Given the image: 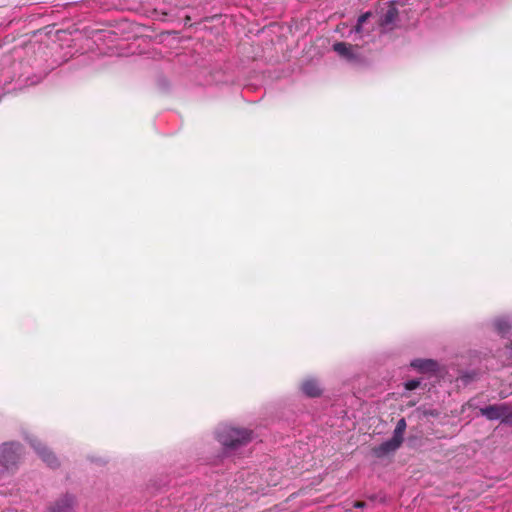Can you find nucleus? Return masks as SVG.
<instances>
[{"mask_svg":"<svg viewBox=\"0 0 512 512\" xmlns=\"http://www.w3.org/2000/svg\"><path fill=\"white\" fill-rule=\"evenodd\" d=\"M218 442L228 450L246 445L253 439V431L231 424H221L215 430Z\"/></svg>","mask_w":512,"mask_h":512,"instance_id":"nucleus-1","label":"nucleus"},{"mask_svg":"<svg viewBox=\"0 0 512 512\" xmlns=\"http://www.w3.org/2000/svg\"><path fill=\"white\" fill-rule=\"evenodd\" d=\"M22 445L18 442H6L0 445V473L16 466L22 455Z\"/></svg>","mask_w":512,"mask_h":512,"instance_id":"nucleus-2","label":"nucleus"},{"mask_svg":"<svg viewBox=\"0 0 512 512\" xmlns=\"http://www.w3.org/2000/svg\"><path fill=\"white\" fill-rule=\"evenodd\" d=\"M333 50L337 55L352 65H359L363 62V56L357 45L346 42H337L333 44Z\"/></svg>","mask_w":512,"mask_h":512,"instance_id":"nucleus-3","label":"nucleus"},{"mask_svg":"<svg viewBox=\"0 0 512 512\" xmlns=\"http://www.w3.org/2000/svg\"><path fill=\"white\" fill-rule=\"evenodd\" d=\"M482 416L488 420H501L502 422L512 421V410L506 404H495L480 409Z\"/></svg>","mask_w":512,"mask_h":512,"instance_id":"nucleus-4","label":"nucleus"},{"mask_svg":"<svg viewBox=\"0 0 512 512\" xmlns=\"http://www.w3.org/2000/svg\"><path fill=\"white\" fill-rule=\"evenodd\" d=\"M299 390L306 397L316 398L322 395L323 386L321 381L315 376H306L304 377L300 384Z\"/></svg>","mask_w":512,"mask_h":512,"instance_id":"nucleus-5","label":"nucleus"},{"mask_svg":"<svg viewBox=\"0 0 512 512\" xmlns=\"http://www.w3.org/2000/svg\"><path fill=\"white\" fill-rule=\"evenodd\" d=\"M26 439L49 467H56L58 465L57 457L38 438L30 436Z\"/></svg>","mask_w":512,"mask_h":512,"instance_id":"nucleus-6","label":"nucleus"},{"mask_svg":"<svg viewBox=\"0 0 512 512\" xmlns=\"http://www.w3.org/2000/svg\"><path fill=\"white\" fill-rule=\"evenodd\" d=\"M74 497L65 495L60 498L47 512H72L74 507Z\"/></svg>","mask_w":512,"mask_h":512,"instance_id":"nucleus-7","label":"nucleus"},{"mask_svg":"<svg viewBox=\"0 0 512 512\" xmlns=\"http://www.w3.org/2000/svg\"><path fill=\"white\" fill-rule=\"evenodd\" d=\"M410 366L413 369H415L419 372H422V373L433 372V371H436V369L438 368V364L436 361H434L432 359H421V358L412 360L410 362Z\"/></svg>","mask_w":512,"mask_h":512,"instance_id":"nucleus-8","label":"nucleus"},{"mask_svg":"<svg viewBox=\"0 0 512 512\" xmlns=\"http://www.w3.org/2000/svg\"><path fill=\"white\" fill-rule=\"evenodd\" d=\"M401 444H402V442L400 440H398L392 436L391 439L383 442L381 445H379L376 448V453H377V455L382 456V455L388 454L390 452H394L400 447Z\"/></svg>","mask_w":512,"mask_h":512,"instance_id":"nucleus-9","label":"nucleus"},{"mask_svg":"<svg viewBox=\"0 0 512 512\" xmlns=\"http://www.w3.org/2000/svg\"><path fill=\"white\" fill-rule=\"evenodd\" d=\"M370 16H371V13L366 12L358 18L356 26L354 27V29H352L350 31V34H349V35H351L352 33L355 34V37L353 38V40H357L358 38L361 39L365 36L364 23L367 21V19Z\"/></svg>","mask_w":512,"mask_h":512,"instance_id":"nucleus-10","label":"nucleus"},{"mask_svg":"<svg viewBox=\"0 0 512 512\" xmlns=\"http://www.w3.org/2000/svg\"><path fill=\"white\" fill-rule=\"evenodd\" d=\"M493 326L499 334L505 335L509 332L511 328V321L508 317L501 316L494 319Z\"/></svg>","mask_w":512,"mask_h":512,"instance_id":"nucleus-11","label":"nucleus"},{"mask_svg":"<svg viewBox=\"0 0 512 512\" xmlns=\"http://www.w3.org/2000/svg\"><path fill=\"white\" fill-rule=\"evenodd\" d=\"M398 15V11L395 8L393 4L389 5L387 11L384 13V15L381 17V25L382 26H388L392 24Z\"/></svg>","mask_w":512,"mask_h":512,"instance_id":"nucleus-12","label":"nucleus"},{"mask_svg":"<svg viewBox=\"0 0 512 512\" xmlns=\"http://www.w3.org/2000/svg\"><path fill=\"white\" fill-rule=\"evenodd\" d=\"M406 421L404 418L398 420L396 427L393 432V437L403 442V435L406 429Z\"/></svg>","mask_w":512,"mask_h":512,"instance_id":"nucleus-13","label":"nucleus"},{"mask_svg":"<svg viewBox=\"0 0 512 512\" xmlns=\"http://www.w3.org/2000/svg\"><path fill=\"white\" fill-rule=\"evenodd\" d=\"M419 385H420V380L412 379L405 383V389L411 391V390L416 389Z\"/></svg>","mask_w":512,"mask_h":512,"instance_id":"nucleus-14","label":"nucleus"},{"mask_svg":"<svg viewBox=\"0 0 512 512\" xmlns=\"http://www.w3.org/2000/svg\"><path fill=\"white\" fill-rule=\"evenodd\" d=\"M365 506L364 502H355L354 507L355 508H363Z\"/></svg>","mask_w":512,"mask_h":512,"instance_id":"nucleus-15","label":"nucleus"}]
</instances>
